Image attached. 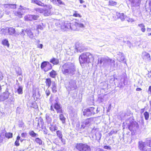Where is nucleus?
Wrapping results in <instances>:
<instances>
[{"mask_svg":"<svg viewBox=\"0 0 151 151\" xmlns=\"http://www.w3.org/2000/svg\"><path fill=\"white\" fill-rule=\"evenodd\" d=\"M138 26L141 28V29L142 32H145V26L143 24H139Z\"/></svg>","mask_w":151,"mask_h":151,"instance_id":"nucleus-32","label":"nucleus"},{"mask_svg":"<svg viewBox=\"0 0 151 151\" xmlns=\"http://www.w3.org/2000/svg\"><path fill=\"white\" fill-rule=\"evenodd\" d=\"M53 107L56 110L57 113L62 114L63 113V111L60 105L58 104V103H55Z\"/></svg>","mask_w":151,"mask_h":151,"instance_id":"nucleus-9","label":"nucleus"},{"mask_svg":"<svg viewBox=\"0 0 151 151\" xmlns=\"http://www.w3.org/2000/svg\"><path fill=\"white\" fill-rule=\"evenodd\" d=\"M81 4H83L84 2V1L83 0H79Z\"/></svg>","mask_w":151,"mask_h":151,"instance_id":"nucleus-56","label":"nucleus"},{"mask_svg":"<svg viewBox=\"0 0 151 151\" xmlns=\"http://www.w3.org/2000/svg\"><path fill=\"white\" fill-rule=\"evenodd\" d=\"M35 141L39 145H41L42 144V141L39 137L36 138L35 139Z\"/></svg>","mask_w":151,"mask_h":151,"instance_id":"nucleus-31","label":"nucleus"},{"mask_svg":"<svg viewBox=\"0 0 151 151\" xmlns=\"http://www.w3.org/2000/svg\"><path fill=\"white\" fill-rule=\"evenodd\" d=\"M96 110L95 108L94 107H91L87 108L83 110V114L84 116L88 117L95 114Z\"/></svg>","mask_w":151,"mask_h":151,"instance_id":"nucleus-4","label":"nucleus"},{"mask_svg":"<svg viewBox=\"0 0 151 151\" xmlns=\"http://www.w3.org/2000/svg\"><path fill=\"white\" fill-rule=\"evenodd\" d=\"M99 151H104L103 150V149H100Z\"/></svg>","mask_w":151,"mask_h":151,"instance_id":"nucleus-62","label":"nucleus"},{"mask_svg":"<svg viewBox=\"0 0 151 151\" xmlns=\"http://www.w3.org/2000/svg\"><path fill=\"white\" fill-rule=\"evenodd\" d=\"M56 134L57 137L61 140V141L64 144H65V141L63 140V135L62 132L60 130H57L56 132Z\"/></svg>","mask_w":151,"mask_h":151,"instance_id":"nucleus-13","label":"nucleus"},{"mask_svg":"<svg viewBox=\"0 0 151 151\" xmlns=\"http://www.w3.org/2000/svg\"><path fill=\"white\" fill-rule=\"evenodd\" d=\"M145 142L139 141L138 142V148L141 150H145Z\"/></svg>","mask_w":151,"mask_h":151,"instance_id":"nucleus-23","label":"nucleus"},{"mask_svg":"<svg viewBox=\"0 0 151 151\" xmlns=\"http://www.w3.org/2000/svg\"><path fill=\"white\" fill-rule=\"evenodd\" d=\"M21 142H22L23 141V140H21Z\"/></svg>","mask_w":151,"mask_h":151,"instance_id":"nucleus-64","label":"nucleus"},{"mask_svg":"<svg viewBox=\"0 0 151 151\" xmlns=\"http://www.w3.org/2000/svg\"><path fill=\"white\" fill-rule=\"evenodd\" d=\"M50 110L51 111H54V109H53V106L52 105H51L50 106Z\"/></svg>","mask_w":151,"mask_h":151,"instance_id":"nucleus-50","label":"nucleus"},{"mask_svg":"<svg viewBox=\"0 0 151 151\" xmlns=\"http://www.w3.org/2000/svg\"><path fill=\"white\" fill-rule=\"evenodd\" d=\"M51 89L52 92L53 93H56L57 91V84L54 82L52 83V86Z\"/></svg>","mask_w":151,"mask_h":151,"instance_id":"nucleus-21","label":"nucleus"},{"mask_svg":"<svg viewBox=\"0 0 151 151\" xmlns=\"http://www.w3.org/2000/svg\"><path fill=\"white\" fill-rule=\"evenodd\" d=\"M114 133H115L114 131H111L109 132V134H110V135H112Z\"/></svg>","mask_w":151,"mask_h":151,"instance_id":"nucleus-53","label":"nucleus"},{"mask_svg":"<svg viewBox=\"0 0 151 151\" xmlns=\"http://www.w3.org/2000/svg\"><path fill=\"white\" fill-rule=\"evenodd\" d=\"M1 32L2 34L4 35H6L8 33V27H6L2 28L1 30Z\"/></svg>","mask_w":151,"mask_h":151,"instance_id":"nucleus-30","label":"nucleus"},{"mask_svg":"<svg viewBox=\"0 0 151 151\" xmlns=\"http://www.w3.org/2000/svg\"><path fill=\"white\" fill-rule=\"evenodd\" d=\"M22 87L21 86H19L17 90V93L18 94H21L23 93Z\"/></svg>","mask_w":151,"mask_h":151,"instance_id":"nucleus-36","label":"nucleus"},{"mask_svg":"<svg viewBox=\"0 0 151 151\" xmlns=\"http://www.w3.org/2000/svg\"><path fill=\"white\" fill-rule=\"evenodd\" d=\"M148 78H151V72H149L148 74Z\"/></svg>","mask_w":151,"mask_h":151,"instance_id":"nucleus-51","label":"nucleus"},{"mask_svg":"<svg viewBox=\"0 0 151 151\" xmlns=\"http://www.w3.org/2000/svg\"><path fill=\"white\" fill-rule=\"evenodd\" d=\"M61 70L63 74L64 75H68L70 74L73 75L75 71L74 68H70L68 64L67 63L63 65Z\"/></svg>","mask_w":151,"mask_h":151,"instance_id":"nucleus-3","label":"nucleus"},{"mask_svg":"<svg viewBox=\"0 0 151 151\" xmlns=\"http://www.w3.org/2000/svg\"><path fill=\"white\" fill-rule=\"evenodd\" d=\"M50 76L53 78H55L57 75V72L55 70H52L49 73Z\"/></svg>","mask_w":151,"mask_h":151,"instance_id":"nucleus-25","label":"nucleus"},{"mask_svg":"<svg viewBox=\"0 0 151 151\" xmlns=\"http://www.w3.org/2000/svg\"><path fill=\"white\" fill-rule=\"evenodd\" d=\"M43 45L42 44L39 45L37 46V47L42 49V48Z\"/></svg>","mask_w":151,"mask_h":151,"instance_id":"nucleus-48","label":"nucleus"},{"mask_svg":"<svg viewBox=\"0 0 151 151\" xmlns=\"http://www.w3.org/2000/svg\"><path fill=\"white\" fill-rule=\"evenodd\" d=\"M148 91H149L150 93H151V86L149 87Z\"/></svg>","mask_w":151,"mask_h":151,"instance_id":"nucleus-57","label":"nucleus"},{"mask_svg":"<svg viewBox=\"0 0 151 151\" xmlns=\"http://www.w3.org/2000/svg\"><path fill=\"white\" fill-rule=\"evenodd\" d=\"M145 118L146 120H147L149 119V113L147 111H145L144 113Z\"/></svg>","mask_w":151,"mask_h":151,"instance_id":"nucleus-38","label":"nucleus"},{"mask_svg":"<svg viewBox=\"0 0 151 151\" xmlns=\"http://www.w3.org/2000/svg\"><path fill=\"white\" fill-rule=\"evenodd\" d=\"M147 31L148 32H151V28H147Z\"/></svg>","mask_w":151,"mask_h":151,"instance_id":"nucleus-49","label":"nucleus"},{"mask_svg":"<svg viewBox=\"0 0 151 151\" xmlns=\"http://www.w3.org/2000/svg\"><path fill=\"white\" fill-rule=\"evenodd\" d=\"M24 9L23 8H19L17 11L15 12L14 13V15L16 18H21L22 17L24 13L22 11V10Z\"/></svg>","mask_w":151,"mask_h":151,"instance_id":"nucleus-12","label":"nucleus"},{"mask_svg":"<svg viewBox=\"0 0 151 151\" xmlns=\"http://www.w3.org/2000/svg\"><path fill=\"white\" fill-rule=\"evenodd\" d=\"M142 58L143 60L146 62H150L151 60V56L150 54L146 52H142Z\"/></svg>","mask_w":151,"mask_h":151,"instance_id":"nucleus-8","label":"nucleus"},{"mask_svg":"<svg viewBox=\"0 0 151 151\" xmlns=\"http://www.w3.org/2000/svg\"><path fill=\"white\" fill-rule=\"evenodd\" d=\"M60 119L62 121V123L65 124V118L63 114V113L60 114L59 115Z\"/></svg>","mask_w":151,"mask_h":151,"instance_id":"nucleus-28","label":"nucleus"},{"mask_svg":"<svg viewBox=\"0 0 151 151\" xmlns=\"http://www.w3.org/2000/svg\"><path fill=\"white\" fill-rule=\"evenodd\" d=\"M10 93L8 91L4 92L0 96V101H3L9 97Z\"/></svg>","mask_w":151,"mask_h":151,"instance_id":"nucleus-10","label":"nucleus"},{"mask_svg":"<svg viewBox=\"0 0 151 151\" xmlns=\"http://www.w3.org/2000/svg\"><path fill=\"white\" fill-rule=\"evenodd\" d=\"M4 136V135H2L1 134H0V143L3 142V140L5 137L8 139L12 138L13 137V134L10 132H6L5 134L4 137H3Z\"/></svg>","mask_w":151,"mask_h":151,"instance_id":"nucleus-7","label":"nucleus"},{"mask_svg":"<svg viewBox=\"0 0 151 151\" xmlns=\"http://www.w3.org/2000/svg\"><path fill=\"white\" fill-rule=\"evenodd\" d=\"M16 32L15 29L13 27H8V33L9 35L14 34Z\"/></svg>","mask_w":151,"mask_h":151,"instance_id":"nucleus-22","label":"nucleus"},{"mask_svg":"<svg viewBox=\"0 0 151 151\" xmlns=\"http://www.w3.org/2000/svg\"><path fill=\"white\" fill-rule=\"evenodd\" d=\"M92 121V118H88L86 119L85 121L82 122L81 125V128L84 129L86 126L89 125Z\"/></svg>","mask_w":151,"mask_h":151,"instance_id":"nucleus-11","label":"nucleus"},{"mask_svg":"<svg viewBox=\"0 0 151 151\" xmlns=\"http://www.w3.org/2000/svg\"><path fill=\"white\" fill-rule=\"evenodd\" d=\"M149 8L150 10V14H151V1H150L149 3Z\"/></svg>","mask_w":151,"mask_h":151,"instance_id":"nucleus-47","label":"nucleus"},{"mask_svg":"<svg viewBox=\"0 0 151 151\" xmlns=\"http://www.w3.org/2000/svg\"><path fill=\"white\" fill-rule=\"evenodd\" d=\"M14 145L16 146H19L20 145L19 141L16 140L14 142Z\"/></svg>","mask_w":151,"mask_h":151,"instance_id":"nucleus-43","label":"nucleus"},{"mask_svg":"<svg viewBox=\"0 0 151 151\" xmlns=\"http://www.w3.org/2000/svg\"><path fill=\"white\" fill-rule=\"evenodd\" d=\"M73 13L72 15V16L74 17H78L79 18H81L82 17V16L81 15V14L79 13L78 11L76 10H73Z\"/></svg>","mask_w":151,"mask_h":151,"instance_id":"nucleus-26","label":"nucleus"},{"mask_svg":"<svg viewBox=\"0 0 151 151\" xmlns=\"http://www.w3.org/2000/svg\"><path fill=\"white\" fill-rule=\"evenodd\" d=\"M142 90V89L140 88H138L136 89V91H140Z\"/></svg>","mask_w":151,"mask_h":151,"instance_id":"nucleus-52","label":"nucleus"},{"mask_svg":"<svg viewBox=\"0 0 151 151\" xmlns=\"http://www.w3.org/2000/svg\"><path fill=\"white\" fill-rule=\"evenodd\" d=\"M43 29L42 26L40 25H38L37 26V29H40L42 30Z\"/></svg>","mask_w":151,"mask_h":151,"instance_id":"nucleus-45","label":"nucleus"},{"mask_svg":"<svg viewBox=\"0 0 151 151\" xmlns=\"http://www.w3.org/2000/svg\"><path fill=\"white\" fill-rule=\"evenodd\" d=\"M20 7H21V8H22V6L20 5Z\"/></svg>","mask_w":151,"mask_h":151,"instance_id":"nucleus-63","label":"nucleus"},{"mask_svg":"<svg viewBox=\"0 0 151 151\" xmlns=\"http://www.w3.org/2000/svg\"><path fill=\"white\" fill-rule=\"evenodd\" d=\"M145 108L142 109H141V114H142L144 111V110Z\"/></svg>","mask_w":151,"mask_h":151,"instance_id":"nucleus-58","label":"nucleus"},{"mask_svg":"<svg viewBox=\"0 0 151 151\" xmlns=\"http://www.w3.org/2000/svg\"><path fill=\"white\" fill-rule=\"evenodd\" d=\"M91 149L90 146L84 143L81 151H91Z\"/></svg>","mask_w":151,"mask_h":151,"instance_id":"nucleus-17","label":"nucleus"},{"mask_svg":"<svg viewBox=\"0 0 151 151\" xmlns=\"http://www.w3.org/2000/svg\"><path fill=\"white\" fill-rule=\"evenodd\" d=\"M151 35V33H148V36H150Z\"/></svg>","mask_w":151,"mask_h":151,"instance_id":"nucleus-60","label":"nucleus"},{"mask_svg":"<svg viewBox=\"0 0 151 151\" xmlns=\"http://www.w3.org/2000/svg\"><path fill=\"white\" fill-rule=\"evenodd\" d=\"M104 149H111V148L109 146H106V145L104 146Z\"/></svg>","mask_w":151,"mask_h":151,"instance_id":"nucleus-46","label":"nucleus"},{"mask_svg":"<svg viewBox=\"0 0 151 151\" xmlns=\"http://www.w3.org/2000/svg\"><path fill=\"white\" fill-rule=\"evenodd\" d=\"M45 93L46 96H48L50 93V92L49 89H47L45 91Z\"/></svg>","mask_w":151,"mask_h":151,"instance_id":"nucleus-42","label":"nucleus"},{"mask_svg":"<svg viewBox=\"0 0 151 151\" xmlns=\"http://www.w3.org/2000/svg\"><path fill=\"white\" fill-rule=\"evenodd\" d=\"M139 127L138 123L135 121H130L129 124L128 125V128L131 131L138 128Z\"/></svg>","mask_w":151,"mask_h":151,"instance_id":"nucleus-6","label":"nucleus"},{"mask_svg":"<svg viewBox=\"0 0 151 151\" xmlns=\"http://www.w3.org/2000/svg\"><path fill=\"white\" fill-rule=\"evenodd\" d=\"M74 25L77 30H78L81 28H83L84 27V25L83 24L79 23L77 22L75 23Z\"/></svg>","mask_w":151,"mask_h":151,"instance_id":"nucleus-19","label":"nucleus"},{"mask_svg":"<svg viewBox=\"0 0 151 151\" xmlns=\"http://www.w3.org/2000/svg\"><path fill=\"white\" fill-rule=\"evenodd\" d=\"M50 62L52 63L53 65H57L59 63V60L57 58H52L50 60Z\"/></svg>","mask_w":151,"mask_h":151,"instance_id":"nucleus-18","label":"nucleus"},{"mask_svg":"<svg viewBox=\"0 0 151 151\" xmlns=\"http://www.w3.org/2000/svg\"><path fill=\"white\" fill-rule=\"evenodd\" d=\"M24 18L25 21H32V15H27L24 16Z\"/></svg>","mask_w":151,"mask_h":151,"instance_id":"nucleus-29","label":"nucleus"},{"mask_svg":"<svg viewBox=\"0 0 151 151\" xmlns=\"http://www.w3.org/2000/svg\"><path fill=\"white\" fill-rule=\"evenodd\" d=\"M29 134L32 137H35L38 136V134L36 133L33 131H31L29 132Z\"/></svg>","mask_w":151,"mask_h":151,"instance_id":"nucleus-34","label":"nucleus"},{"mask_svg":"<svg viewBox=\"0 0 151 151\" xmlns=\"http://www.w3.org/2000/svg\"><path fill=\"white\" fill-rule=\"evenodd\" d=\"M84 143H77L75 146L76 148L78 151H81Z\"/></svg>","mask_w":151,"mask_h":151,"instance_id":"nucleus-14","label":"nucleus"},{"mask_svg":"<svg viewBox=\"0 0 151 151\" xmlns=\"http://www.w3.org/2000/svg\"><path fill=\"white\" fill-rule=\"evenodd\" d=\"M20 137L19 136H18L17 137V138H16V140H17L19 141V140L20 139Z\"/></svg>","mask_w":151,"mask_h":151,"instance_id":"nucleus-54","label":"nucleus"},{"mask_svg":"<svg viewBox=\"0 0 151 151\" xmlns=\"http://www.w3.org/2000/svg\"><path fill=\"white\" fill-rule=\"evenodd\" d=\"M31 2L32 3L35 4L40 6H44V5H45L41 1L39 0H32Z\"/></svg>","mask_w":151,"mask_h":151,"instance_id":"nucleus-16","label":"nucleus"},{"mask_svg":"<svg viewBox=\"0 0 151 151\" xmlns=\"http://www.w3.org/2000/svg\"><path fill=\"white\" fill-rule=\"evenodd\" d=\"M118 17L119 18L122 19H124V15L123 13H119L118 15Z\"/></svg>","mask_w":151,"mask_h":151,"instance_id":"nucleus-39","label":"nucleus"},{"mask_svg":"<svg viewBox=\"0 0 151 151\" xmlns=\"http://www.w3.org/2000/svg\"><path fill=\"white\" fill-rule=\"evenodd\" d=\"M50 130L52 132H55L58 129V127L56 125H54L53 124H50V127H49Z\"/></svg>","mask_w":151,"mask_h":151,"instance_id":"nucleus-27","label":"nucleus"},{"mask_svg":"<svg viewBox=\"0 0 151 151\" xmlns=\"http://www.w3.org/2000/svg\"><path fill=\"white\" fill-rule=\"evenodd\" d=\"M39 16L37 15H32V21L34 20H35L37 19Z\"/></svg>","mask_w":151,"mask_h":151,"instance_id":"nucleus-40","label":"nucleus"},{"mask_svg":"<svg viewBox=\"0 0 151 151\" xmlns=\"http://www.w3.org/2000/svg\"><path fill=\"white\" fill-rule=\"evenodd\" d=\"M44 7H46L45 8H37L35 9V10L40 13H43L45 16H49L51 13V9H52V6L51 5L47 4L44 5Z\"/></svg>","mask_w":151,"mask_h":151,"instance_id":"nucleus-2","label":"nucleus"},{"mask_svg":"<svg viewBox=\"0 0 151 151\" xmlns=\"http://www.w3.org/2000/svg\"><path fill=\"white\" fill-rule=\"evenodd\" d=\"M51 2H54L55 0H50Z\"/></svg>","mask_w":151,"mask_h":151,"instance_id":"nucleus-61","label":"nucleus"},{"mask_svg":"<svg viewBox=\"0 0 151 151\" xmlns=\"http://www.w3.org/2000/svg\"><path fill=\"white\" fill-rule=\"evenodd\" d=\"M27 135V133L24 132V133H22L21 134V136H22V137L25 138V137H26Z\"/></svg>","mask_w":151,"mask_h":151,"instance_id":"nucleus-44","label":"nucleus"},{"mask_svg":"<svg viewBox=\"0 0 151 151\" xmlns=\"http://www.w3.org/2000/svg\"><path fill=\"white\" fill-rule=\"evenodd\" d=\"M1 44L3 46H6L8 48L9 47L10 44L8 40L6 39H3L2 41Z\"/></svg>","mask_w":151,"mask_h":151,"instance_id":"nucleus-20","label":"nucleus"},{"mask_svg":"<svg viewBox=\"0 0 151 151\" xmlns=\"http://www.w3.org/2000/svg\"><path fill=\"white\" fill-rule=\"evenodd\" d=\"M16 4H5V7L8 9H15L17 8Z\"/></svg>","mask_w":151,"mask_h":151,"instance_id":"nucleus-15","label":"nucleus"},{"mask_svg":"<svg viewBox=\"0 0 151 151\" xmlns=\"http://www.w3.org/2000/svg\"><path fill=\"white\" fill-rule=\"evenodd\" d=\"M38 121L39 122H38L37 124V126H39V127L40 126V124L43 125L44 123V121L43 119L41 117H40L39 119H38Z\"/></svg>","mask_w":151,"mask_h":151,"instance_id":"nucleus-37","label":"nucleus"},{"mask_svg":"<svg viewBox=\"0 0 151 151\" xmlns=\"http://www.w3.org/2000/svg\"><path fill=\"white\" fill-rule=\"evenodd\" d=\"M117 4V3L116 1H113L112 0H109V5L110 6H114Z\"/></svg>","mask_w":151,"mask_h":151,"instance_id":"nucleus-35","label":"nucleus"},{"mask_svg":"<svg viewBox=\"0 0 151 151\" xmlns=\"http://www.w3.org/2000/svg\"><path fill=\"white\" fill-rule=\"evenodd\" d=\"M46 122L48 124H50L52 121V119L49 116L46 115Z\"/></svg>","mask_w":151,"mask_h":151,"instance_id":"nucleus-33","label":"nucleus"},{"mask_svg":"<svg viewBox=\"0 0 151 151\" xmlns=\"http://www.w3.org/2000/svg\"><path fill=\"white\" fill-rule=\"evenodd\" d=\"M94 57L92 54L88 52H86L82 53L79 56V60L81 64L86 63H91V60H93Z\"/></svg>","mask_w":151,"mask_h":151,"instance_id":"nucleus-1","label":"nucleus"},{"mask_svg":"<svg viewBox=\"0 0 151 151\" xmlns=\"http://www.w3.org/2000/svg\"><path fill=\"white\" fill-rule=\"evenodd\" d=\"M57 1L58 3V5H64L65 4L64 2H63L61 0H56Z\"/></svg>","mask_w":151,"mask_h":151,"instance_id":"nucleus-41","label":"nucleus"},{"mask_svg":"<svg viewBox=\"0 0 151 151\" xmlns=\"http://www.w3.org/2000/svg\"><path fill=\"white\" fill-rule=\"evenodd\" d=\"M150 106L151 107V108H150V109L149 110V111L150 112V114H151V101H150Z\"/></svg>","mask_w":151,"mask_h":151,"instance_id":"nucleus-55","label":"nucleus"},{"mask_svg":"<svg viewBox=\"0 0 151 151\" xmlns=\"http://www.w3.org/2000/svg\"><path fill=\"white\" fill-rule=\"evenodd\" d=\"M2 76H0V81L2 80Z\"/></svg>","mask_w":151,"mask_h":151,"instance_id":"nucleus-59","label":"nucleus"},{"mask_svg":"<svg viewBox=\"0 0 151 151\" xmlns=\"http://www.w3.org/2000/svg\"><path fill=\"white\" fill-rule=\"evenodd\" d=\"M45 83L46 84V86L48 88L50 87L52 83V81L51 78H46L45 79Z\"/></svg>","mask_w":151,"mask_h":151,"instance_id":"nucleus-24","label":"nucleus"},{"mask_svg":"<svg viewBox=\"0 0 151 151\" xmlns=\"http://www.w3.org/2000/svg\"><path fill=\"white\" fill-rule=\"evenodd\" d=\"M40 68L42 70L46 72L51 69L52 66L49 62L44 61L41 63Z\"/></svg>","mask_w":151,"mask_h":151,"instance_id":"nucleus-5","label":"nucleus"}]
</instances>
